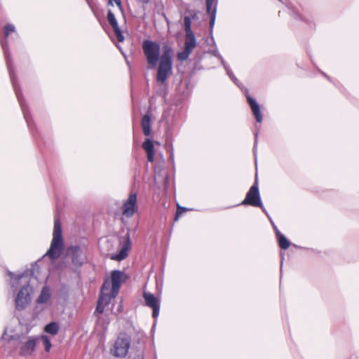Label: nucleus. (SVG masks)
Masks as SVG:
<instances>
[{
    "instance_id": "nucleus-1",
    "label": "nucleus",
    "mask_w": 359,
    "mask_h": 359,
    "mask_svg": "<svg viewBox=\"0 0 359 359\" xmlns=\"http://www.w3.org/2000/svg\"><path fill=\"white\" fill-rule=\"evenodd\" d=\"M142 50L146 57L149 69L155 68L159 61L156 81L161 83H165L172 69V48L167 45L164 46L163 54L160 57V45L150 40H144L142 43Z\"/></svg>"
},
{
    "instance_id": "nucleus-2",
    "label": "nucleus",
    "mask_w": 359,
    "mask_h": 359,
    "mask_svg": "<svg viewBox=\"0 0 359 359\" xmlns=\"http://www.w3.org/2000/svg\"><path fill=\"white\" fill-rule=\"evenodd\" d=\"M62 249L63 238L62 226L60 219L55 217L54 221L53 239L51 241L50 247L46 255L50 259H55L61 255Z\"/></svg>"
},
{
    "instance_id": "nucleus-3",
    "label": "nucleus",
    "mask_w": 359,
    "mask_h": 359,
    "mask_svg": "<svg viewBox=\"0 0 359 359\" xmlns=\"http://www.w3.org/2000/svg\"><path fill=\"white\" fill-rule=\"evenodd\" d=\"M0 43L1 45V47L4 50V53L6 65H7V68H8V72L10 74V77H11V83L13 84V89L15 90V93L16 94V96L18 97L19 103L21 106V108H22V112L24 114V117L26 119V121L27 122V123L29 124L27 114L25 112V107L24 106V104L22 102V93L20 92V90L18 87V84L15 81L13 69V67L11 65V57H10V54L8 50V41L6 39H0Z\"/></svg>"
},
{
    "instance_id": "nucleus-4",
    "label": "nucleus",
    "mask_w": 359,
    "mask_h": 359,
    "mask_svg": "<svg viewBox=\"0 0 359 359\" xmlns=\"http://www.w3.org/2000/svg\"><path fill=\"white\" fill-rule=\"evenodd\" d=\"M36 345V339L34 337L22 335L18 337L15 346L19 348V355L23 357L32 355Z\"/></svg>"
},
{
    "instance_id": "nucleus-5",
    "label": "nucleus",
    "mask_w": 359,
    "mask_h": 359,
    "mask_svg": "<svg viewBox=\"0 0 359 359\" xmlns=\"http://www.w3.org/2000/svg\"><path fill=\"white\" fill-rule=\"evenodd\" d=\"M130 343V337L125 333H121L111 348L110 352L116 358H123L128 352Z\"/></svg>"
},
{
    "instance_id": "nucleus-6",
    "label": "nucleus",
    "mask_w": 359,
    "mask_h": 359,
    "mask_svg": "<svg viewBox=\"0 0 359 359\" xmlns=\"http://www.w3.org/2000/svg\"><path fill=\"white\" fill-rule=\"evenodd\" d=\"M33 292L32 287L29 284L24 285L18 292L15 298V308L17 310H24L31 302V294Z\"/></svg>"
},
{
    "instance_id": "nucleus-7",
    "label": "nucleus",
    "mask_w": 359,
    "mask_h": 359,
    "mask_svg": "<svg viewBox=\"0 0 359 359\" xmlns=\"http://www.w3.org/2000/svg\"><path fill=\"white\" fill-rule=\"evenodd\" d=\"M241 205H252L254 207H262V203L260 198L259 188L257 181L250 187L248 191L245 199L242 201Z\"/></svg>"
},
{
    "instance_id": "nucleus-8",
    "label": "nucleus",
    "mask_w": 359,
    "mask_h": 359,
    "mask_svg": "<svg viewBox=\"0 0 359 359\" xmlns=\"http://www.w3.org/2000/svg\"><path fill=\"white\" fill-rule=\"evenodd\" d=\"M137 210V194L130 193L128 198L123 203L122 215L128 218L132 217Z\"/></svg>"
},
{
    "instance_id": "nucleus-9",
    "label": "nucleus",
    "mask_w": 359,
    "mask_h": 359,
    "mask_svg": "<svg viewBox=\"0 0 359 359\" xmlns=\"http://www.w3.org/2000/svg\"><path fill=\"white\" fill-rule=\"evenodd\" d=\"M125 276L124 273L121 271L114 270L111 273V294L112 298H115L117 295L121 282Z\"/></svg>"
},
{
    "instance_id": "nucleus-10",
    "label": "nucleus",
    "mask_w": 359,
    "mask_h": 359,
    "mask_svg": "<svg viewBox=\"0 0 359 359\" xmlns=\"http://www.w3.org/2000/svg\"><path fill=\"white\" fill-rule=\"evenodd\" d=\"M109 287V283L107 281H105L102 285L101 294L98 299L97 305L95 309V311L99 313H103L104 306L107 305L109 303L111 299H112L109 294L104 293V290H107Z\"/></svg>"
},
{
    "instance_id": "nucleus-11",
    "label": "nucleus",
    "mask_w": 359,
    "mask_h": 359,
    "mask_svg": "<svg viewBox=\"0 0 359 359\" xmlns=\"http://www.w3.org/2000/svg\"><path fill=\"white\" fill-rule=\"evenodd\" d=\"M143 297L146 305L153 309V317L156 318L159 314L160 309V302L158 299L153 294L146 292H144Z\"/></svg>"
},
{
    "instance_id": "nucleus-12",
    "label": "nucleus",
    "mask_w": 359,
    "mask_h": 359,
    "mask_svg": "<svg viewBox=\"0 0 359 359\" xmlns=\"http://www.w3.org/2000/svg\"><path fill=\"white\" fill-rule=\"evenodd\" d=\"M131 248V241L129 233L126 235V240L123 243L121 248L118 254L112 257L113 259L121 261L128 256V252Z\"/></svg>"
},
{
    "instance_id": "nucleus-13",
    "label": "nucleus",
    "mask_w": 359,
    "mask_h": 359,
    "mask_svg": "<svg viewBox=\"0 0 359 359\" xmlns=\"http://www.w3.org/2000/svg\"><path fill=\"white\" fill-rule=\"evenodd\" d=\"M107 20H108L109 23L111 25V26L112 27L117 40L119 42L123 41L124 37L122 34L121 29L118 27V22L116 21L115 15L110 10L108 11Z\"/></svg>"
},
{
    "instance_id": "nucleus-14",
    "label": "nucleus",
    "mask_w": 359,
    "mask_h": 359,
    "mask_svg": "<svg viewBox=\"0 0 359 359\" xmlns=\"http://www.w3.org/2000/svg\"><path fill=\"white\" fill-rule=\"evenodd\" d=\"M248 102L250 106L252 113L258 123H261L262 120V116L260 111L259 106L257 102L249 95H246Z\"/></svg>"
},
{
    "instance_id": "nucleus-15",
    "label": "nucleus",
    "mask_w": 359,
    "mask_h": 359,
    "mask_svg": "<svg viewBox=\"0 0 359 359\" xmlns=\"http://www.w3.org/2000/svg\"><path fill=\"white\" fill-rule=\"evenodd\" d=\"M142 148L147 153L148 161L153 162L154 159V147L152 141L147 138L142 144Z\"/></svg>"
},
{
    "instance_id": "nucleus-16",
    "label": "nucleus",
    "mask_w": 359,
    "mask_h": 359,
    "mask_svg": "<svg viewBox=\"0 0 359 359\" xmlns=\"http://www.w3.org/2000/svg\"><path fill=\"white\" fill-rule=\"evenodd\" d=\"M205 1L207 13L210 15V28L212 29L215 22L217 9L215 6L212 8L214 0H205Z\"/></svg>"
},
{
    "instance_id": "nucleus-17",
    "label": "nucleus",
    "mask_w": 359,
    "mask_h": 359,
    "mask_svg": "<svg viewBox=\"0 0 359 359\" xmlns=\"http://www.w3.org/2000/svg\"><path fill=\"white\" fill-rule=\"evenodd\" d=\"M141 126L142 129L143 134L145 136H149L151 132V117L149 114H145L143 116L141 121Z\"/></svg>"
},
{
    "instance_id": "nucleus-18",
    "label": "nucleus",
    "mask_w": 359,
    "mask_h": 359,
    "mask_svg": "<svg viewBox=\"0 0 359 359\" xmlns=\"http://www.w3.org/2000/svg\"><path fill=\"white\" fill-rule=\"evenodd\" d=\"M196 46V41L194 33L186 34L184 48L192 52Z\"/></svg>"
},
{
    "instance_id": "nucleus-19",
    "label": "nucleus",
    "mask_w": 359,
    "mask_h": 359,
    "mask_svg": "<svg viewBox=\"0 0 359 359\" xmlns=\"http://www.w3.org/2000/svg\"><path fill=\"white\" fill-rule=\"evenodd\" d=\"M50 297V290L48 287H43L36 302L38 304L46 303Z\"/></svg>"
},
{
    "instance_id": "nucleus-20",
    "label": "nucleus",
    "mask_w": 359,
    "mask_h": 359,
    "mask_svg": "<svg viewBox=\"0 0 359 359\" xmlns=\"http://www.w3.org/2000/svg\"><path fill=\"white\" fill-rule=\"evenodd\" d=\"M276 237L278 241L279 246L282 249H284V250L287 249L290 245V242L285 238V236L283 234H282L278 230H277V229H276Z\"/></svg>"
},
{
    "instance_id": "nucleus-21",
    "label": "nucleus",
    "mask_w": 359,
    "mask_h": 359,
    "mask_svg": "<svg viewBox=\"0 0 359 359\" xmlns=\"http://www.w3.org/2000/svg\"><path fill=\"white\" fill-rule=\"evenodd\" d=\"M58 331L59 325L55 322H51L46 325L44 327V332L52 335L57 334Z\"/></svg>"
},
{
    "instance_id": "nucleus-22",
    "label": "nucleus",
    "mask_w": 359,
    "mask_h": 359,
    "mask_svg": "<svg viewBox=\"0 0 359 359\" xmlns=\"http://www.w3.org/2000/svg\"><path fill=\"white\" fill-rule=\"evenodd\" d=\"M8 274L9 276H11V287H16L18 285L19 280L22 278L23 275L22 274L15 275L13 273L11 272V271H8Z\"/></svg>"
},
{
    "instance_id": "nucleus-23",
    "label": "nucleus",
    "mask_w": 359,
    "mask_h": 359,
    "mask_svg": "<svg viewBox=\"0 0 359 359\" xmlns=\"http://www.w3.org/2000/svg\"><path fill=\"white\" fill-rule=\"evenodd\" d=\"M184 25L186 34L193 33L191 31V20L190 17L185 16L184 18Z\"/></svg>"
},
{
    "instance_id": "nucleus-24",
    "label": "nucleus",
    "mask_w": 359,
    "mask_h": 359,
    "mask_svg": "<svg viewBox=\"0 0 359 359\" xmlns=\"http://www.w3.org/2000/svg\"><path fill=\"white\" fill-rule=\"evenodd\" d=\"M216 56H217L220 60H221V62H222V64L223 65V66L224 67L228 75L229 76V77L231 78V79L235 83H236L238 80L234 76V75L233 74V73L231 72V70L226 66L225 65V62L224 60H223L222 57L221 55H217V54H215Z\"/></svg>"
},
{
    "instance_id": "nucleus-25",
    "label": "nucleus",
    "mask_w": 359,
    "mask_h": 359,
    "mask_svg": "<svg viewBox=\"0 0 359 359\" xmlns=\"http://www.w3.org/2000/svg\"><path fill=\"white\" fill-rule=\"evenodd\" d=\"M216 56H217L220 60H221V62H222V64L223 65V66L224 67L228 75L229 76V77L231 78V79L235 83H236L238 80L234 76V75L233 74V73L231 72V70L226 66L225 65V62L224 60H223L222 57L221 55H217V54H215Z\"/></svg>"
},
{
    "instance_id": "nucleus-26",
    "label": "nucleus",
    "mask_w": 359,
    "mask_h": 359,
    "mask_svg": "<svg viewBox=\"0 0 359 359\" xmlns=\"http://www.w3.org/2000/svg\"><path fill=\"white\" fill-rule=\"evenodd\" d=\"M191 53V51L184 48L183 51L177 53V59L180 61H184L188 59Z\"/></svg>"
},
{
    "instance_id": "nucleus-27",
    "label": "nucleus",
    "mask_w": 359,
    "mask_h": 359,
    "mask_svg": "<svg viewBox=\"0 0 359 359\" xmlns=\"http://www.w3.org/2000/svg\"><path fill=\"white\" fill-rule=\"evenodd\" d=\"M41 340L46 351L49 352L52 346L49 337L46 335H43L41 337Z\"/></svg>"
},
{
    "instance_id": "nucleus-28",
    "label": "nucleus",
    "mask_w": 359,
    "mask_h": 359,
    "mask_svg": "<svg viewBox=\"0 0 359 359\" xmlns=\"http://www.w3.org/2000/svg\"><path fill=\"white\" fill-rule=\"evenodd\" d=\"M15 31V27L13 25H12V24L6 25L5 26L4 30L5 37L7 38L8 36V35L10 34V33L14 32Z\"/></svg>"
},
{
    "instance_id": "nucleus-29",
    "label": "nucleus",
    "mask_w": 359,
    "mask_h": 359,
    "mask_svg": "<svg viewBox=\"0 0 359 359\" xmlns=\"http://www.w3.org/2000/svg\"><path fill=\"white\" fill-rule=\"evenodd\" d=\"M187 208H183V207H181L180 205H177V211H176V214H175V220L178 219L179 217L182 214L184 213V212L187 211Z\"/></svg>"
},
{
    "instance_id": "nucleus-30",
    "label": "nucleus",
    "mask_w": 359,
    "mask_h": 359,
    "mask_svg": "<svg viewBox=\"0 0 359 359\" xmlns=\"http://www.w3.org/2000/svg\"><path fill=\"white\" fill-rule=\"evenodd\" d=\"M80 250V248L79 247H75L74 248V256H73V258H72V262L76 264H82V262H79L77 259V256L76 255Z\"/></svg>"
},
{
    "instance_id": "nucleus-31",
    "label": "nucleus",
    "mask_w": 359,
    "mask_h": 359,
    "mask_svg": "<svg viewBox=\"0 0 359 359\" xmlns=\"http://www.w3.org/2000/svg\"><path fill=\"white\" fill-rule=\"evenodd\" d=\"M257 134H255V145H254V153L255 154V149L257 148Z\"/></svg>"
},
{
    "instance_id": "nucleus-32",
    "label": "nucleus",
    "mask_w": 359,
    "mask_h": 359,
    "mask_svg": "<svg viewBox=\"0 0 359 359\" xmlns=\"http://www.w3.org/2000/svg\"><path fill=\"white\" fill-rule=\"evenodd\" d=\"M150 0H142L143 4H147Z\"/></svg>"
},
{
    "instance_id": "nucleus-33",
    "label": "nucleus",
    "mask_w": 359,
    "mask_h": 359,
    "mask_svg": "<svg viewBox=\"0 0 359 359\" xmlns=\"http://www.w3.org/2000/svg\"><path fill=\"white\" fill-rule=\"evenodd\" d=\"M170 158H171L172 159H173V151H172V148H171Z\"/></svg>"
}]
</instances>
